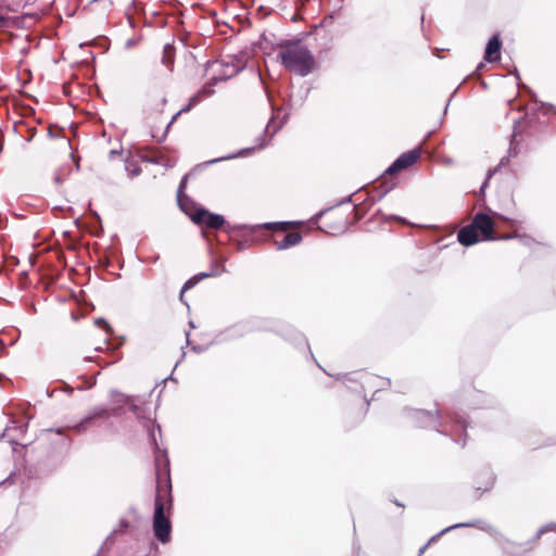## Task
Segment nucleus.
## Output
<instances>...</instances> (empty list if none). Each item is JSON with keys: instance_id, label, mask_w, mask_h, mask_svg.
I'll list each match as a JSON object with an SVG mask.
<instances>
[{"instance_id": "obj_1", "label": "nucleus", "mask_w": 556, "mask_h": 556, "mask_svg": "<svg viewBox=\"0 0 556 556\" xmlns=\"http://www.w3.org/2000/svg\"><path fill=\"white\" fill-rule=\"evenodd\" d=\"M277 61L283 68L296 76L305 77L317 70L318 63L301 40H286L277 47Z\"/></svg>"}, {"instance_id": "obj_2", "label": "nucleus", "mask_w": 556, "mask_h": 556, "mask_svg": "<svg viewBox=\"0 0 556 556\" xmlns=\"http://www.w3.org/2000/svg\"><path fill=\"white\" fill-rule=\"evenodd\" d=\"M170 478L167 465L161 469L156 468V495L155 510L153 516V532L155 538L167 543L170 540L172 525L165 510L172 507Z\"/></svg>"}, {"instance_id": "obj_3", "label": "nucleus", "mask_w": 556, "mask_h": 556, "mask_svg": "<svg viewBox=\"0 0 556 556\" xmlns=\"http://www.w3.org/2000/svg\"><path fill=\"white\" fill-rule=\"evenodd\" d=\"M495 223L486 213H478L471 223L462 227L457 232V240L465 247H470L479 241L496 240Z\"/></svg>"}, {"instance_id": "obj_4", "label": "nucleus", "mask_w": 556, "mask_h": 556, "mask_svg": "<svg viewBox=\"0 0 556 556\" xmlns=\"http://www.w3.org/2000/svg\"><path fill=\"white\" fill-rule=\"evenodd\" d=\"M364 213H359V207L352 208H330L319 215V229L331 236H338L345 232L349 227L363 217Z\"/></svg>"}, {"instance_id": "obj_5", "label": "nucleus", "mask_w": 556, "mask_h": 556, "mask_svg": "<svg viewBox=\"0 0 556 556\" xmlns=\"http://www.w3.org/2000/svg\"><path fill=\"white\" fill-rule=\"evenodd\" d=\"M300 222H278L267 223L263 227L275 232L273 242L278 250H286L298 245L302 241V236L298 231H290L300 228Z\"/></svg>"}, {"instance_id": "obj_6", "label": "nucleus", "mask_w": 556, "mask_h": 556, "mask_svg": "<svg viewBox=\"0 0 556 556\" xmlns=\"http://www.w3.org/2000/svg\"><path fill=\"white\" fill-rule=\"evenodd\" d=\"M191 220L198 226L212 230L224 229L228 233H232L238 227H231L223 215L212 213L203 207H193L192 211H187Z\"/></svg>"}, {"instance_id": "obj_7", "label": "nucleus", "mask_w": 556, "mask_h": 556, "mask_svg": "<svg viewBox=\"0 0 556 556\" xmlns=\"http://www.w3.org/2000/svg\"><path fill=\"white\" fill-rule=\"evenodd\" d=\"M422 149L421 147L415 148L410 151H407L401 154L393 164L386 170L384 175H393L400 173L404 169L409 168L415 163H417L421 157Z\"/></svg>"}, {"instance_id": "obj_8", "label": "nucleus", "mask_w": 556, "mask_h": 556, "mask_svg": "<svg viewBox=\"0 0 556 556\" xmlns=\"http://www.w3.org/2000/svg\"><path fill=\"white\" fill-rule=\"evenodd\" d=\"M501 48H502V42L500 40V36L498 35L493 36L486 45L485 52H484V59L490 63L500 61L501 60Z\"/></svg>"}, {"instance_id": "obj_9", "label": "nucleus", "mask_w": 556, "mask_h": 556, "mask_svg": "<svg viewBox=\"0 0 556 556\" xmlns=\"http://www.w3.org/2000/svg\"><path fill=\"white\" fill-rule=\"evenodd\" d=\"M187 179L188 177L185 176L181 181H180V185L178 187V190H177V201H178V204L180 206V208L187 214V211H192V206L193 207H198L192 201L191 199L185 193V188L187 186Z\"/></svg>"}, {"instance_id": "obj_10", "label": "nucleus", "mask_w": 556, "mask_h": 556, "mask_svg": "<svg viewBox=\"0 0 556 556\" xmlns=\"http://www.w3.org/2000/svg\"><path fill=\"white\" fill-rule=\"evenodd\" d=\"M437 417V413L420 410L414 415V420L419 427H428L435 424Z\"/></svg>"}, {"instance_id": "obj_11", "label": "nucleus", "mask_w": 556, "mask_h": 556, "mask_svg": "<svg viewBox=\"0 0 556 556\" xmlns=\"http://www.w3.org/2000/svg\"><path fill=\"white\" fill-rule=\"evenodd\" d=\"M208 276H210V274L201 273L199 275L191 277L189 280H187L181 288L180 300L184 302L185 292L188 291L189 289L193 288L199 281H201L202 279H204Z\"/></svg>"}, {"instance_id": "obj_12", "label": "nucleus", "mask_w": 556, "mask_h": 556, "mask_svg": "<svg viewBox=\"0 0 556 556\" xmlns=\"http://www.w3.org/2000/svg\"><path fill=\"white\" fill-rule=\"evenodd\" d=\"M201 96H202V92H199V93L194 94L193 97H191L189 100V104L187 106L180 109L175 115H173L168 126H170L181 113L189 112L194 105H197L201 101Z\"/></svg>"}, {"instance_id": "obj_13", "label": "nucleus", "mask_w": 556, "mask_h": 556, "mask_svg": "<svg viewBox=\"0 0 556 556\" xmlns=\"http://www.w3.org/2000/svg\"><path fill=\"white\" fill-rule=\"evenodd\" d=\"M175 49L170 45H166L163 49L162 62L167 67H170L174 63Z\"/></svg>"}, {"instance_id": "obj_14", "label": "nucleus", "mask_w": 556, "mask_h": 556, "mask_svg": "<svg viewBox=\"0 0 556 556\" xmlns=\"http://www.w3.org/2000/svg\"><path fill=\"white\" fill-rule=\"evenodd\" d=\"M118 403L129 406V408L136 414L140 409L139 406L135 404V400L130 396L121 395Z\"/></svg>"}, {"instance_id": "obj_15", "label": "nucleus", "mask_w": 556, "mask_h": 556, "mask_svg": "<svg viewBox=\"0 0 556 556\" xmlns=\"http://www.w3.org/2000/svg\"><path fill=\"white\" fill-rule=\"evenodd\" d=\"M316 35L317 36L323 35L324 37H326L328 35V31L324 25H320L316 28Z\"/></svg>"}, {"instance_id": "obj_16", "label": "nucleus", "mask_w": 556, "mask_h": 556, "mask_svg": "<svg viewBox=\"0 0 556 556\" xmlns=\"http://www.w3.org/2000/svg\"><path fill=\"white\" fill-rule=\"evenodd\" d=\"M27 131H28V135L26 137V140L30 141V140H33L34 136L36 135V128L35 127L27 128Z\"/></svg>"}, {"instance_id": "obj_17", "label": "nucleus", "mask_w": 556, "mask_h": 556, "mask_svg": "<svg viewBox=\"0 0 556 556\" xmlns=\"http://www.w3.org/2000/svg\"><path fill=\"white\" fill-rule=\"evenodd\" d=\"M7 23H8V18L4 17L3 15H0V28L5 27Z\"/></svg>"}, {"instance_id": "obj_18", "label": "nucleus", "mask_w": 556, "mask_h": 556, "mask_svg": "<svg viewBox=\"0 0 556 556\" xmlns=\"http://www.w3.org/2000/svg\"><path fill=\"white\" fill-rule=\"evenodd\" d=\"M159 97H160V102H161V104H163V105H164V104L166 103V99H165V97H164V92H160Z\"/></svg>"}, {"instance_id": "obj_19", "label": "nucleus", "mask_w": 556, "mask_h": 556, "mask_svg": "<svg viewBox=\"0 0 556 556\" xmlns=\"http://www.w3.org/2000/svg\"><path fill=\"white\" fill-rule=\"evenodd\" d=\"M506 552L509 554H516V551L514 549V546H507Z\"/></svg>"}, {"instance_id": "obj_20", "label": "nucleus", "mask_w": 556, "mask_h": 556, "mask_svg": "<svg viewBox=\"0 0 556 556\" xmlns=\"http://www.w3.org/2000/svg\"><path fill=\"white\" fill-rule=\"evenodd\" d=\"M491 486H492V482L488 483V485H485L484 490H489Z\"/></svg>"}, {"instance_id": "obj_21", "label": "nucleus", "mask_w": 556, "mask_h": 556, "mask_svg": "<svg viewBox=\"0 0 556 556\" xmlns=\"http://www.w3.org/2000/svg\"><path fill=\"white\" fill-rule=\"evenodd\" d=\"M432 541H434V538H431V540L428 541V544H431Z\"/></svg>"}, {"instance_id": "obj_22", "label": "nucleus", "mask_w": 556, "mask_h": 556, "mask_svg": "<svg viewBox=\"0 0 556 556\" xmlns=\"http://www.w3.org/2000/svg\"><path fill=\"white\" fill-rule=\"evenodd\" d=\"M432 541H434V538H431V540L428 541V544H431Z\"/></svg>"}, {"instance_id": "obj_23", "label": "nucleus", "mask_w": 556, "mask_h": 556, "mask_svg": "<svg viewBox=\"0 0 556 556\" xmlns=\"http://www.w3.org/2000/svg\"><path fill=\"white\" fill-rule=\"evenodd\" d=\"M432 541H434V538H431V540L428 541V544H431Z\"/></svg>"}]
</instances>
